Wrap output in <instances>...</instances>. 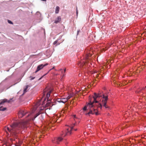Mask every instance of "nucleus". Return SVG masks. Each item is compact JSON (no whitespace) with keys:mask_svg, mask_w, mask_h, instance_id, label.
Masks as SVG:
<instances>
[{"mask_svg":"<svg viewBox=\"0 0 146 146\" xmlns=\"http://www.w3.org/2000/svg\"><path fill=\"white\" fill-rule=\"evenodd\" d=\"M94 99V101L92 102L90 100V103H89L87 106H85L83 108L84 110H86L87 107L90 108L89 111L86 113V115H88L90 116V114H95L98 115L99 114L97 109L100 108L101 110L102 108V105L105 108H108V106L106 105L107 101L108 100V95L105 94L102 95L101 93H98L96 94H94V96L93 97Z\"/></svg>","mask_w":146,"mask_h":146,"instance_id":"nucleus-1","label":"nucleus"},{"mask_svg":"<svg viewBox=\"0 0 146 146\" xmlns=\"http://www.w3.org/2000/svg\"><path fill=\"white\" fill-rule=\"evenodd\" d=\"M25 124L26 123L24 122L14 123L12 125H10L9 127H5V129L7 133V131H8L11 133L15 134L17 130L19 128H26V126Z\"/></svg>","mask_w":146,"mask_h":146,"instance_id":"nucleus-2","label":"nucleus"},{"mask_svg":"<svg viewBox=\"0 0 146 146\" xmlns=\"http://www.w3.org/2000/svg\"><path fill=\"white\" fill-rule=\"evenodd\" d=\"M75 124H74L73 125L70 127V130L69 128H68L67 129V132L66 133L64 136L63 134L61 136L58 137L56 138H55L54 140H52V142L54 143H58L59 142L63 140V137L68 135V134H71V131L73 129V128L74 126H75Z\"/></svg>","mask_w":146,"mask_h":146,"instance_id":"nucleus-3","label":"nucleus"},{"mask_svg":"<svg viewBox=\"0 0 146 146\" xmlns=\"http://www.w3.org/2000/svg\"><path fill=\"white\" fill-rule=\"evenodd\" d=\"M48 64H46L44 65H43L42 64H41L40 65H39L38 66L37 70L35 71V73H36L37 72L39 71L40 70L42 69L43 68V67L47 65Z\"/></svg>","mask_w":146,"mask_h":146,"instance_id":"nucleus-4","label":"nucleus"},{"mask_svg":"<svg viewBox=\"0 0 146 146\" xmlns=\"http://www.w3.org/2000/svg\"><path fill=\"white\" fill-rule=\"evenodd\" d=\"M26 112L23 110L20 111L18 113V116L19 117H22L26 114Z\"/></svg>","mask_w":146,"mask_h":146,"instance_id":"nucleus-5","label":"nucleus"},{"mask_svg":"<svg viewBox=\"0 0 146 146\" xmlns=\"http://www.w3.org/2000/svg\"><path fill=\"white\" fill-rule=\"evenodd\" d=\"M51 93V91H50L46 95V98L45 99V100H46V99H47L48 102L47 103H50L51 102L50 100V99H49V97L50 96V95Z\"/></svg>","mask_w":146,"mask_h":146,"instance_id":"nucleus-6","label":"nucleus"},{"mask_svg":"<svg viewBox=\"0 0 146 146\" xmlns=\"http://www.w3.org/2000/svg\"><path fill=\"white\" fill-rule=\"evenodd\" d=\"M12 100V98H11L9 100H8L7 99H5L1 101V102L0 103V104L6 102L10 103L11 102V101Z\"/></svg>","mask_w":146,"mask_h":146,"instance_id":"nucleus-7","label":"nucleus"},{"mask_svg":"<svg viewBox=\"0 0 146 146\" xmlns=\"http://www.w3.org/2000/svg\"><path fill=\"white\" fill-rule=\"evenodd\" d=\"M61 21V19L60 16L58 17L57 19L55 20L54 23L57 24L60 21Z\"/></svg>","mask_w":146,"mask_h":146,"instance_id":"nucleus-8","label":"nucleus"},{"mask_svg":"<svg viewBox=\"0 0 146 146\" xmlns=\"http://www.w3.org/2000/svg\"><path fill=\"white\" fill-rule=\"evenodd\" d=\"M90 54L88 55V56L86 57V60L85 61H83V63L84 64H86V63L87 64V63H88V65H90V63L88 62V56H90Z\"/></svg>","mask_w":146,"mask_h":146,"instance_id":"nucleus-9","label":"nucleus"},{"mask_svg":"<svg viewBox=\"0 0 146 146\" xmlns=\"http://www.w3.org/2000/svg\"><path fill=\"white\" fill-rule=\"evenodd\" d=\"M94 72L95 73H97V74H95V76H96V77H99L100 75H101L100 74V71H95Z\"/></svg>","mask_w":146,"mask_h":146,"instance_id":"nucleus-10","label":"nucleus"},{"mask_svg":"<svg viewBox=\"0 0 146 146\" xmlns=\"http://www.w3.org/2000/svg\"><path fill=\"white\" fill-rule=\"evenodd\" d=\"M62 102L63 103H65L67 101V100L66 98H61Z\"/></svg>","mask_w":146,"mask_h":146,"instance_id":"nucleus-11","label":"nucleus"},{"mask_svg":"<svg viewBox=\"0 0 146 146\" xmlns=\"http://www.w3.org/2000/svg\"><path fill=\"white\" fill-rule=\"evenodd\" d=\"M60 8L58 6H57L55 9V13H56L57 14L58 13L59 11Z\"/></svg>","mask_w":146,"mask_h":146,"instance_id":"nucleus-12","label":"nucleus"},{"mask_svg":"<svg viewBox=\"0 0 146 146\" xmlns=\"http://www.w3.org/2000/svg\"><path fill=\"white\" fill-rule=\"evenodd\" d=\"M40 104V103L39 102H37L36 105L34 107V109H35V110H36L37 107L39 106Z\"/></svg>","mask_w":146,"mask_h":146,"instance_id":"nucleus-13","label":"nucleus"},{"mask_svg":"<svg viewBox=\"0 0 146 146\" xmlns=\"http://www.w3.org/2000/svg\"><path fill=\"white\" fill-rule=\"evenodd\" d=\"M42 113V112H41L40 111L38 112V113H37L36 115H35V116L34 117V119H35V118H36L37 116L39 115L40 114Z\"/></svg>","mask_w":146,"mask_h":146,"instance_id":"nucleus-14","label":"nucleus"},{"mask_svg":"<svg viewBox=\"0 0 146 146\" xmlns=\"http://www.w3.org/2000/svg\"><path fill=\"white\" fill-rule=\"evenodd\" d=\"M7 109L6 108H3L2 107H0V111H4L6 110Z\"/></svg>","mask_w":146,"mask_h":146,"instance_id":"nucleus-15","label":"nucleus"},{"mask_svg":"<svg viewBox=\"0 0 146 146\" xmlns=\"http://www.w3.org/2000/svg\"><path fill=\"white\" fill-rule=\"evenodd\" d=\"M29 86L28 85H27L26 86V88L24 89V91H23L24 94L25 93V92H27V88H28Z\"/></svg>","mask_w":146,"mask_h":146,"instance_id":"nucleus-16","label":"nucleus"},{"mask_svg":"<svg viewBox=\"0 0 146 146\" xmlns=\"http://www.w3.org/2000/svg\"><path fill=\"white\" fill-rule=\"evenodd\" d=\"M56 101L59 103L62 102L61 98H58V99H57Z\"/></svg>","mask_w":146,"mask_h":146,"instance_id":"nucleus-17","label":"nucleus"},{"mask_svg":"<svg viewBox=\"0 0 146 146\" xmlns=\"http://www.w3.org/2000/svg\"><path fill=\"white\" fill-rule=\"evenodd\" d=\"M72 96H68V97L66 98L67 99V100H68L69 99H70L72 97Z\"/></svg>","mask_w":146,"mask_h":146,"instance_id":"nucleus-18","label":"nucleus"},{"mask_svg":"<svg viewBox=\"0 0 146 146\" xmlns=\"http://www.w3.org/2000/svg\"><path fill=\"white\" fill-rule=\"evenodd\" d=\"M8 22L10 24H13V23L12 21H10L9 20H8Z\"/></svg>","mask_w":146,"mask_h":146,"instance_id":"nucleus-19","label":"nucleus"},{"mask_svg":"<svg viewBox=\"0 0 146 146\" xmlns=\"http://www.w3.org/2000/svg\"><path fill=\"white\" fill-rule=\"evenodd\" d=\"M35 78V77H32L31 76H30L29 77V78H30V79L31 80H32L34 79V78Z\"/></svg>","mask_w":146,"mask_h":146,"instance_id":"nucleus-20","label":"nucleus"},{"mask_svg":"<svg viewBox=\"0 0 146 146\" xmlns=\"http://www.w3.org/2000/svg\"><path fill=\"white\" fill-rule=\"evenodd\" d=\"M57 42H58V41H57V40H56V41H55L54 42V43H53V44H54V45H55V44H56L57 43Z\"/></svg>","mask_w":146,"mask_h":146,"instance_id":"nucleus-21","label":"nucleus"},{"mask_svg":"<svg viewBox=\"0 0 146 146\" xmlns=\"http://www.w3.org/2000/svg\"><path fill=\"white\" fill-rule=\"evenodd\" d=\"M46 75V74H45L43 76L40 78H39V80H40L43 77H44V76H45Z\"/></svg>","mask_w":146,"mask_h":146,"instance_id":"nucleus-22","label":"nucleus"},{"mask_svg":"<svg viewBox=\"0 0 146 146\" xmlns=\"http://www.w3.org/2000/svg\"><path fill=\"white\" fill-rule=\"evenodd\" d=\"M80 32V30H78V31H77V35H78L79 33Z\"/></svg>","mask_w":146,"mask_h":146,"instance_id":"nucleus-23","label":"nucleus"},{"mask_svg":"<svg viewBox=\"0 0 146 146\" xmlns=\"http://www.w3.org/2000/svg\"><path fill=\"white\" fill-rule=\"evenodd\" d=\"M76 13L77 15L78 14V11L77 8H76Z\"/></svg>","mask_w":146,"mask_h":146,"instance_id":"nucleus-24","label":"nucleus"},{"mask_svg":"<svg viewBox=\"0 0 146 146\" xmlns=\"http://www.w3.org/2000/svg\"><path fill=\"white\" fill-rule=\"evenodd\" d=\"M54 67H53V68H52L51 69H50V70H49V71L51 70H52V69H54Z\"/></svg>","mask_w":146,"mask_h":146,"instance_id":"nucleus-25","label":"nucleus"},{"mask_svg":"<svg viewBox=\"0 0 146 146\" xmlns=\"http://www.w3.org/2000/svg\"><path fill=\"white\" fill-rule=\"evenodd\" d=\"M145 88H146V86H145V88H144V87L143 88H142V90L144 89Z\"/></svg>","mask_w":146,"mask_h":146,"instance_id":"nucleus-26","label":"nucleus"},{"mask_svg":"<svg viewBox=\"0 0 146 146\" xmlns=\"http://www.w3.org/2000/svg\"><path fill=\"white\" fill-rule=\"evenodd\" d=\"M66 69L65 68L64 70V72L65 73L66 72Z\"/></svg>","mask_w":146,"mask_h":146,"instance_id":"nucleus-27","label":"nucleus"},{"mask_svg":"<svg viewBox=\"0 0 146 146\" xmlns=\"http://www.w3.org/2000/svg\"><path fill=\"white\" fill-rule=\"evenodd\" d=\"M74 117H75H75H76V115H74Z\"/></svg>","mask_w":146,"mask_h":146,"instance_id":"nucleus-28","label":"nucleus"},{"mask_svg":"<svg viewBox=\"0 0 146 146\" xmlns=\"http://www.w3.org/2000/svg\"><path fill=\"white\" fill-rule=\"evenodd\" d=\"M62 70V69H60L59 70V71H61V70Z\"/></svg>","mask_w":146,"mask_h":146,"instance_id":"nucleus-29","label":"nucleus"},{"mask_svg":"<svg viewBox=\"0 0 146 146\" xmlns=\"http://www.w3.org/2000/svg\"><path fill=\"white\" fill-rule=\"evenodd\" d=\"M74 130L75 131H76L77 130V129H74Z\"/></svg>","mask_w":146,"mask_h":146,"instance_id":"nucleus-30","label":"nucleus"},{"mask_svg":"<svg viewBox=\"0 0 146 146\" xmlns=\"http://www.w3.org/2000/svg\"><path fill=\"white\" fill-rule=\"evenodd\" d=\"M42 1H46V0H42Z\"/></svg>","mask_w":146,"mask_h":146,"instance_id":"nucleus-31","label":"nucleus"},{"mask_svg":"<svg viewBox=\"0 0 146 146\" xmlns=\"http://www.w3.org/2000/svg\"><path fill=\"white\" fill-rule=\"evenodd\" d=\"M58 75V74H55V75H56V76H57V75Z\"/></svg>","mask_w":146,"mask_h":146,"instance_id":"nucleus-32","label":"nucleus"},{"mask_svg":"<svg viewBox=\"0 0 146 146\" xmlns=\"http://www.w3.org/2000/svg\"><path fill=\"white\" fill-rule=\"evenodd\" d=\"M112 61V60H111L110 61V62L111 63H112V62H111V61Z\"/></svg>","mask_w":146,"mask_h":146,"instance_id":"nucleus-33","label":"nucleus"},{"mask_svg":"<svg viewBox=\"0 0 146 146\" xmlns=\"http://www.w3.org/2000/svg\"><path fill=\"white\" fill-rule=\"evenodd\" d=\"M48 72H47V73L46 74H48Z\"/></svg>","mask_w":146,"mask_h":146,"instance_id":"nucleus-34","label":"nucleus"},{"mask_svg":"<svg viewBox=\"0 0 146 146\" xmlns=\"http://www.w3.org/2000/svg\"><path fill=\"white\" fill-rule=\"evenodd\" d=\"M48 72H47V73L46 74H48Z\"/></svg>","mask_w":146,"mask_h":146,"instance_id":"nucleus-35","label":"nucleus"},{"mask_svg":"<svg viewBox=\"0 0 146 146\" xmlns=\"http://www.w3.org/2000/svg\"><path fill=\"white\" fill-rule=\"evenodd\" d=\"M48 72H47V73L46 74H48Z\"/></svg>","mask_w":146,"mask_h":146,"instance_id":"nucleus-36","label":"nucleus"},{"mask_svg":"<svg viewBox=\"0 0 146 146\" xmlns=\"http://www.w3.org/2000/svg\"><path fill=\"white\" fill-rule=\"evenodd\" d=\"M64 74L63 75V76H64Z\"/></svg>","mask_w":146,"mask_h":146,"instance_id":"nucleus-37","label":"nucleus"},{"mask_svg":"<svg viewBox=\"0 0 146 146\" xmlns=\"http://www.w3.org/2000/svg\"><path fill=\"white\" fill-rule=\"evenodd\" d=\"M123 85V84H122L121 86H122Z\"/></svg>","mask_w":146,"mask_h":146,"instance_id":"nucleus-38","label":"nucleus"},{"mask_svg":"<svg viewBox=\"0 0 146 146\" xmlns=\"http://www.w3.org/2000/svg\"><path fill=\"white\" fill-rule=\"evenodd\" d=\"M62 73H63V72H62Z\"/></svg>","mask_w":146,"mask_h":146,"instance_id":"nucleus-39","label":"nucleus"}]
</instances>
